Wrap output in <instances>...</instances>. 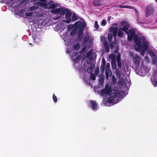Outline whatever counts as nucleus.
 Wrapping results in <instances>:
<instances>
[{
	"label": "nucleus",
	"mask_w": 157,
	"mask_h": 157,
	"mask_svg": "<svg viewBox=\"0 0 157 157\" xmlns=\"http://www.w3.org/2000/svg\"><path fill=\"white\" fill-rule=\"evenodd\" d=\"M86 57L90 61H91L93 59L96 57V54L95 52H93V50L91 49L87 53L86 55Z\"/></svg>",
	"instance_id": "0eeeda50"
},
{
	"label": "nucleus",
	"mask_w": 157,
	"mask_h": 157,
	"mask_svg": "<svg viewBox=\"0 0 157 157\" xmlns=\"http://www.w3.org/2000/svg\"><path fill=\"white\" fill-rule=\"evenodd\" d=\"M116 60L117 62L118 61H121L120 56V55H118V56H117L116 58Z\"/></svg>",
	"instance_id": "a18cd8bd"
},
{
	"label": "nucleus",
	"mask_w": 157,
	"mask_h": 157,
	"mask_svg": "<svg viewBox=\"0 0 157 157\" xmlns=\"http://www.w3.org/2000/svg\"><path fill=\"white\" fill-rule=\"evenodd\" d=\"M87 46H85L83 48H82L80 51L79 53L80 54L82 53L86 50V48Z\"/></svg>",
	"instance_id": "2f4dec72"
},
{
	"label": "nucleus",
	"mask_w": 157,
	"mask_h": 157,
	"mask_svg": "<svg viewBox=\"0 0 157 157\" xmlns=\"http://www.w3.org/2000/svg\"><path fill=\"white\" fill-rule=\"evenodd\" d=\"M130 55L132 58L133 63L136 66L138 67L140 65L141 57L137 55H134L133 52H130Z\"/></svg>",
	"instance_id": "20e7f679"
},
{
	"label": "nucleus",
	"mask_w": 157,
	"mask_h": 157,
	"mask_svg": "<svg viewBox=\"0 0 157 157\" xmlns=\"http://www.w3.org/2000/svg\"><path fill=\"white\" fill-rule=\"evenodd\" d=\"M123 32L121 30H119L118 31L117 36L120 37H122L123 36Z\"/></svg>",
	"instance_id": "5701e85b"
},
{
	"label": "nucleus",
	"mask_w": 157,
	"mask_h": 157,
	"mask_svg": "<svg viewBox=\"0 0 157 157\" xmlns=\"http://www.w3.org/2000/svg\"><path fill=\"white\" fill-rule=\"evenodd\" d=\"M82 22H81L80 21H77L75 22V29H78L80 27V25H81V23L82 24Z\"/></svg>",
	"instance_id": "6ab92c4d"
},
{
	"label": "nucleus",
	"mask_w": 157,
	"mask_h": 157,
	"mask_svg": "<svg viewBox=\"0 0 157 157\" xmlns=\"http://www.w3.org/2000/svg\"><path fill=\"white\" fill-rule=\"evenodd\" d=\"M128 27H126L125 26H124L121 29V30L123 31H124V32H125L126 34H128V32H129L128 30Z\"/></svg>",
	"instance_id": "dca6fc26"
},
{
	"label": "nucleus",
	"mask_w": 157,
	"mask_h": 157,
	"mask_svg": "<svg viewBox=\"0 0 157 157\" xmlns=\"http://www.w3.org/2000/svg\"><path fill=\"white\" fill-rule=\"evenodd\" d=\"M128 34L127 39L128 40L130 41H132L133 39L134 40V42L136 45H137L138 46H140L141 42V40L144 39V36H141L140 37H138L136 34L135 31L133 29H131L128 30Z\"/></svg>",
	"instance_id": "f257e3e1"
},
{
	"label": "nucleus",
	"mask_w": 157,
	"mask_h": 157,
	"mask_svg": "<svg viewBox=\"0 0 157 157\" xmlns=\"http://www.w3.org/2000/svg\"><path fill=\"white\" fill-rule=\"evenodd\" d=\"M101 38V41H102L103 40V36H101L100 37Z\"/></svg>",
	"instance_id": "6e6d98bb"
},
{
	"label": "nucleus",
	"mask_w": 157,
	"mask_h": 157,
	"mask_svg": "<svg viewBox=\"0 0 157 157\" xmlns=\"http://www.w3.org/2000/svg\"><path fill=\"white\" fill-rule=\"evenodd\" d=\"M106 64V62L104 58H103L102 59L101 64L104 65H105Z\"/></svg>",
	"instance_id": "c03bdc74"
},
{
	"label": "nucleus",
	"mask_w": 157,
	"mask_h": 157,
	"mask_svg": "<svg viewBox=\"0 0 157 157\" xmlns=\"http://www.w3.org/2000/svg\"><path fill=\"white\" fill-rule=\"evenodd\" d=\"M123 93V92H121L118 93V95L119 97H121L122 96V93Z\"/></svg>",
	"instance_id": "8fccbe9b"
},
{
	"label": "nucleus",
	"mask_w": 157,
	"mask_h": 157,
	"mask_svg": "<svg viewBox=\"0 0 157 157\" xmlns=\"http://www.w3.org/2000/svg\"><path fill=\"white\" fill-rule=\"evenodd\" d=\"M71 15V13L70 11H68L66 12L65 16V18H70Z\"/></svg>",
	"instance_id": "393cba45"
},
{
	"label": "nucleus",
	"mask_w": 157,
	"mask_h": 157,
	"mask_svg": "<svg viewBox=\"0 0 157 157\" xmlns=\"http://www.w3.org/2000/svg\"><path fill=\"white\" fill-rule=\"evenodd\" d=\"M77 17L76 15L75 14H74L72 17V20L73 21H74L77 20Z\"/></svg>",
	"instance_id": "c756f323"
},
{
	"label": "nucleus",
	"mask_w": 157,
	"mask_h": 157,
	"mask_svg": "<svg viewBox=\"0 0 157 157\" xmlns=\"http://www.w3.org/2000/svg\"><path fill=\"white\" fill-rule=\"evenodd\" d=\"M156 67H157V64H156Z\"/></svg>",
	"instance_id": "0e129e2a"
},
{
	"label": "nucleus",
	"mask_w": 157,
	"mask_h": 157,
	"mask_svg": "<svg viewBox=\"0 0 157 157\" xmlns=\"http://www.w3.org/2000/svg\"><path fill=\"white\" fill-rule=\"evenodd\" d=\"M144 52V51L142 50V51L141 52L140 55H142L143 56H144V52Z\"/></svg>",
	"instance_id": "603ef678"
},
{
	"label": "nucleus",
	"mask_w": 157,
	"mask_h": 157,
	"mask_svg": "<svg viewBox=\"0 0 157 157\" xmlns=\"http://www.w3.org/2000/svg\"><path fill=\"white\" fill-rule=\"evenodd\" d=\"M156 60H155H155H153V63H156Z\"/></svg>",
	"instance_id": "bf43d9fd"
},
{
	"label": "nucleus",
	"mask_w": 157,
	"mask_h": 157,
	"mask_svg": "<svg viewBox=\"0 0 157 157\" xmlns=\"http://www.w3.org/2000/svg\"><path fill=\"white\" fill-rule=\"evenodd\" d=\"M113 42L114 45L117 44V40H116V38H115L114 42Z\"/></svg>",
	"instance_id": "864d4df0"
},
{
	"label": "nucleus",
	"mask_w": 157,
	"mask_h": 157,
	"mask_svg": "<svg viewBox=\"0 0 157 157\" xmlns=\"http://www.w3.org/2000/svg\"><path fill=\"white\" fill-rule=\"evenodd\" d=\"M116 95H114V96L111 95L110 97L108 98V103H112L114 101V98H115Z\"/></svg>",
	"instance_id": "ddd939ff"
},
{
	"label": "nucleus",
	"mask_w": 157,
	"mask_h": 157,
	"mask_svg": "<svg viewBox=\"0 0 157 157\" xmlns=\"http://www.w3.org/2000/svg\"><path fill=\"white\" fill-rule=\"evenodd\" d=\"M149 55L151 56H154L155 55V53L153 50H151L149 52Z\"/></svg>",
	"instance_id": "473e14b6"
},
{
	"label": "nucleus",
	"mask_w": 157,
	"mask_h": 157,
	"mask_svg": "<svg viewBox=\"0 0 157 157\" xmlns=\"http://www.w3.org/2000/svg\"><path fill=\"white\" fill-rule=\"evenodd\" d=\"M95 65L93 64H91V65L89 67H88L87 69V71L88 72H92L94 68Z\"/></svg>",
	"instance_id": "2eb2a0df"
},
{
	"label": "nucleus",
	"mask_w": 157,
	"mask_h": 157,
	"mask_svg": "<svg viewBox=\"0 0 157 157\" xmlns=\"http://www.w3.org/2000/svg\"><path fill=\"white\" fill-rule=\"evenodd\" d=\"M81 45L79 43H77L76 44H74L73 47V48L74 50L78 51L80 48Z\"/></svg>",
	"instance_id": "4468645a"
},
{
	"label": "nucleus",
	"mask_w": 157,
	"mask_h": 157,
	"mask_svg": "<svg viewBox=\"0 0 157 157\" xmlns=\"http://www.w3.org/2000/svg\"><path fill=\"white\" fill-rule=\"evenodd\" d=\"M38 7L36 6H31L29 8V10L30 11H33L35 10L36 9H37Z\"/></svg>",
	"instance_id": "cd10ccee"
},
{
	"label": "nucleus",
	"mask_w": 157,
	"mask_h": 157,
	"mask_svg": "<svg viewBox=\"0 0 157 157\" xmlns=\"http://www.w3.org/2000/svg\"><path fill=\"white\" fill-rule=\"evenodd\" d=\"M152 84L154 87L157 86V79L155 78L152 82Z\"/></svg>",
	"instance_id": "a878e982"
},
{
	"label": "nucleus",
	"mask_w": 157,
	"mask_h": 157,
	"mask_svg": "<svg viewBox=\"0 0 157 157\" xmlns=\"http://www.w3.org/2000/svg\"><path fill=\"white\" fill-rule=\"evenodd\" d=\"M144 58L146 59H148V57L147 56H145Z\"/></svg>",
	"instance_id": "052dcab7"
},
{
	"label": "nucleus",
	"mask_w": 157,
	"mask_h": 157,
	"mask_svg": "<svg viewBox=\"0 0 157 157\" xmlns=\"http://www.w3.org/2000/svg\"><path fill=\"white\" fill-rule=\"evenodd\" d=\"M88 39L85 38V39L83 42L82 44L83 45H85L86 44L87 42H88Z\"/></svg>",
	"instance_id": "79ce46f5"
},
{
	"label": "nucleus",
	"mask_w": 157,
	"mask_h": 157,
	"mask_svg": "<svg viewBox=\"0 0 157 157\" xmlns=\"http://www.w3.org/2000/svg\"><path fill=\"white\" fill-rule=\"evenodd\" d=\"M114 43L113 42H112L110 45V47L111 49L113 48V47L114 46Z\"/></svg>",
	"instance_id": "3c124183"
},
{
	"label": "nucleus",
	"mask_w": 157,
	"mask_h": 157,
	"mask_svg": "<svg viewBox=\"0 0 157 157\" xmlns=\"http://www.w3.org/2000/svg\"><path fill=\"white\" fill-rule=\"evenodd\" d=\"M105 72L106 78L107 79H108L109 75L111 77L112 75V72L110 70H105Z\"/></svg>",
	"instance_id": "f8f14e48"
},
{
	"label": "nucleus",
	"mask_w": 157,
	"mask_h": 157,
	"mask_svg": "<svg viewBox=\"0 0 157 157\" xmlns=\"http://www.w3.org/2000/svg\"><path fill=\"white\" fill-rule=\"evenodd\" d=\"M53 99L55 102H56L57 101V97L54 94L53 95Z\"/></svg>",
	"instance_id": "72a5a7b5"
},
{
	"label": "nucleus",
	"mask_w": 157,
	"mask_h": 157,
	"mask_svg": "<svg viewBox=\"0 0 157 157\" xmlns=\"http://www.w3.org/2000/svg\"><path fill=\"white\" fill-rule=\"evenodd\" d=\"M110 66V63H107L106 66L105 70H110L109 69Z\"/></svg>",
	"instance_id": "ea45409f"
},
{
	"label": "nucleus",
	"mask_w": 157,
	"mask_h": 157,
	"mask_svg": "<svg viewBox=\"0 0 157 157\" xmlns=\"http://www.w3.org/2000/svg\"><path fill=\"white\" fill-rule=\"evenodd\" d=\"M77 32V29H72L70 33V35L73 36L75 35Z\"/></svg>",
	"instance_id": "aec40b11"
},
{
	"label": "nucleus",
	"mask_w": 157,
	"mask_h": 157,
	"mask_svg": "<svg viewBox=\"0 0 157 157\" xmlns=\"http://www.w3.org/2000/svg\"><path fill=\"white\" fill-rule=\"evenodd\" d=\"M146 16L148 17L150 15L152 14L154 11V10L152 6L149 5L147 6L146 8Z\"/></svg>",
	"instance_id": "1a4fd4ad"
},
{
	"label": "nucleus",
	"mask_w": 157,
	"mask_h": 157,
	"mask_svg": "<svg viewBox=\"0 0 157 157\" xmlns=\"http://www.w3.org/2000/svg\"><path fill=\"white\" fill-rule=\"evenodd\" d=\"M112 92V89L111 86H109V85L107 84L105 87V88L102 89L100 93V94L102 96H104L105 94L108 95H110Z\"/></svg>",
	"instance_id": "39448f33"
},
{
	"label": "nucleus",
	"mask_w": 157,
	"mask_h": 157,
	"mask_svg": "<svg viewBox=\"0 0 157 157\" xmlns=\"http://www.w3.org/2000/svg\"><path fill=\"white\" fill-rule=\"evenodd\" d=\"M121 25L122 26H125L126 27H129V24L126 21H122L121 22Z\"/></svg>",
	"instance_id": "412c9836"
},
{
	"label": "nucleus",
	"mask_w": 157,
	"mask_h": 157,
	"mask_svg": "<svg viewBox=\"0 0 157 157\" xmlns=\"http://www.w3.org/2000/svg\"><path fill=\"white\" fill-rule=\"evenodd\" d=\"M59 18V17H57L56 18H54V19H55V20H58Z\"/></svg>",
	"instance_id": "4d7b16f0"
},
{
	"label": "nucleus",
	"mask_w": 157,
	"mask_h": 157,
	"mask_svg": "<svg viewBox=\"0 0 157 157\" xmlns=\"http://www.w3.org/2000/svg\"><path fill=\"white\" fill-rule=\"evenodd\" d=\"M118 28L117 27H114L112 26L109 29V31L110 32L112 33L113 36H114L115 38H116L117 32L118 31Z\"/></svg>",
	"instance_id": "9d476101"
},
{
	"label": "nucleus",
	"mask_w": 157,
	"mask_h": 157,
	"mask_svg": "<svg viewBox=\"0 0 157 157\" xmlns=\"http://www.w3.org/2000/svg\"><path fill=\"white\" fill-rule=\"evenodd\" d=\"M104 79V75H102L101 76V78L100 80V83H102Z\"/></svg>",
	"instance_id": "7c9ffc66"
},
{
	"label": "nucleus",
	"mask_w": 157,
	"mask_h": 157,
	"mask_svg": "<svg viewBox=\"0 0 157 157\" xmlns=\"http://www.w3.org/2000/svg\"><path fill=\"white\" fill-rule=\"evenodd\" d=\"M106 24V21L105 20H103L101 22V24L103 25H105Z\"/></svg>",
	"instance_id": "09e8293b"
},
{
	"label": "nucleus",
	"mask_w": 157,
	"mask_h": 157,
	"mask_svg": "<svg viewBox=\"0 0 157 157\" xmlns=\"http://www.w3.org/2000/svg\"><path fill=\"white\" fill-rule=\"evenodd\" d=\"M78 60L79 57H77L74 60V62L75 63H77L78 61Z\"/></svg>",
	"instance_id": "de8ad7c7"
},
{
	"label": "nucleus",
	"mask_w": 157,
	"mask_h": 157,
	"mask_svg": "<svg viewBox=\"0 0 157 157\" xmlns=\"http://www.w3.org/2000/svg\"><path fill=\"white\" fill-rule=\"evenodd\" d=\"M33 12H26L25 15L28 17L31 16L33 14Z\"/></svg>",
	"instance_id": "58836bf2"
},
{
	"label": "nucleus",
	"mask_w": 157,
	"mask_h": 157,
	"mask_svg": "<svg viewBox=\"0 0 157 157\" xmlns=\"http://www.w3.org/2000/svg\"><path fill=\"white\" fill-rule=\"evenodd\" d=\"M105 68V65H101L100 67V70L101 72H103Z\"/></svg>",
	"instance_id": "e433bc0d"
},
{
	"label": "nucleus",
	"mask_w": 157,
	"mask_h": 157,
	"mask_svg": "<svg viewBox=\"0 0 157 157\" xmlns=\"http://www.w3.org/2000/svg\"><path fill=\"white\" fill-rule=\"evenodd\" d=\"M66 19H67L64 21L65 22L67 23H69L71 22V19L70 18H68Z\"/></svg>",
	"instance_id": "c9c22d12"
},
{
	"label": "nucleus",
	"mask_w": 157,
	"mask_h": 157,
	"mask_svg": "<svg viewBox=\"0 0 157 157\" xmlns=\"http://www.w3.org/2000/svg\"><path fill=\"white\" fill-rule=\"evenodd\" d=\"M111 65L112 68L114 69H116L117 67V65L115 60H112L111 62Z\"/></svg>",
	"instance_id": "f3484780"
},
{
	"label": "nucleus",
	"mask_w": 157,
	"mask_h": 157,
	"mask_svg": "<svg viewBox=\"0 0 157 157\" xmlns=\"http://www.w3.org/2000/svg\"><path fill=\"white\" fill-rule=\"evenodd\" d=\"M116 72L117 75H120V71L119 69L117 68V69H116Z\"/></svg>",
	"instance_id": "49530a36"
},
{
	"label": "nucleus",
	"mask_w": 157,
	"mask_h": 157,
	"mask_svg": "<svg viewBox=\"0 0 157 157\" xmlns=\"http://www.w3.org/2000/svg\"><path fill=\"white\" fill-rule=\"evenodd\" d=\"M113 34L112 33H109L108 36V41L110 42H111L112 40V36Z\"/></svg>",
	"instance_id": "4be33fe9"
},
{
	"label": "nucleus",
	"mask_w": 157,
	"mask_h": 157,
	"mask_svg": "<svg viewBox=\"0 0 157 157\" xmlns=\"http://www.w3.org/2000/svg\"><path fill=\"white\" fill-rule=\"evenodd\" d=\"M113 25V26H117V24L116 23L114 24Z\"/></svg>",
	"instance_id": "13d9d810"
},
{
	"label": "nucleus",
	"mask_w": 157,
	"mask_h": 157,
	"mask_svg": "<svg viewBox=\"0 0 157 157\" xmlns=\"http://www.w3.org/2000/svg\"><path fill=\"white\" fill-rule=\"evenodd\" d=\"M86 26V23L85 22H82L81 26L78 29V32L77 34L78 40L80 41L82 39L81 36L83 33L84 28Z\"/></svg>",
	"instance_id": "423d86ee"
},
{
	"label": "nucleus",
	"mask_w": 157,
	"mask_h": 157,
	"mask_svg": "<svg viewBox=\"0 0 157 157\" xmlns=\"http://www.w3.org/2000/svg\"><path fill=\"white\" fill-rule=\"evenodd\" d=\"M95 27L98 29L99 28V25L98 24V22L97 21H96L95 22Z\"/></svg>",
	"instance_id": "37998d69"
},
{
	"label": "nucleus",
	"mask_w": 157,
	"mask_h": 157,
	"mask_svg": "<svg viewBox=\"0 0 157 157\" xmlns=\"http://www.w3.org/2000/svg\"><path fill=\"white\" fill-rule=\"evenodd\" d=\"M117 62V65L118 67L119 68H121V66H122V64H121V61H118Z\"/></svg>",
	"instance_id": "a19ab883"
},
{
	"label": "nucleus",
	"mask_w": 157,
	"mask_h": 157,
	"mask_svg": "<svg viewBox=\"0 0 157 157\" xmlns=\"http://www.w3.org/2000/svg\"><path fill=\"white\" fill-rule=\"evenodd\" d=\"M51 12L52 13L56 14H59L60 15H64L65 13V11L61 8H56L54 10H51Z\"/></svg>",
	"instance_id": "6e6552de"
},
{
	"label": "nucleus",
	"mask_w": 157,
	"mask_h": 157,
	"mask_svg": "<svg viewBox=\"0 0 157 157\" xmlns=\"http://www.w3.org/2000/svg\"><path fill=\"white\" fill-rule=\"evenodd\" d=\"M141 43L140 46H138L137 45H135V48L138 51H140L142 48V50L143 51L145 52L149 48V43L146 40V38L144 37V39L141 40H140Z\"/></svg>",
	"instance_id": "7ed1b4c3"
},
{
	"label": "nucleus",
	"mask_w": 157,
	"mask_h": 157,
	"mask_svg": "<svg viewBox=\"0 0 157 157\" xmlns=\"http://www.w3.org/2000/svg\"><path fill=\"white\" fill-rule=\"evenodd\" d=\"M74 25H69L67 29L68 31L71 30L74 27Z\"/></svg>",
	"instance_id": "f704fd0d"
},
{
	"label": "nucleus",
	"mask_w": 157,
	"mask_h": 157,
	"mask_svg": "<svg viewBox=\"0 0 157 157\" xmlns=\"http://www.w3.org/2000/svg\"><path fill=\"white\" fill-rule=\"evenodd\" d=\"M118 7L120 8H133L132 7L128 6H122V5H119L118 6Z\"/></svg>",
	"instance_id": "b1692460"
},
{
	"label": "nucleus",
	"mask_w": 157,
	"mask_h": 157,
	"mask_svg": "<svg viewBox=\"0 0 157 157\" xmlns=\"http://www.w3.org/2000/svg\"><path fill=\"white\" fill-rule=\"evenodd\" d=\"M40 2L37 3V4L40 6L41 7H44L45 9H52V10H54L56 9V6L55 4L54 3L53 1H50L49 2L47 3V0H38Z\"/></svg>",
	"instance_id": "f03ea898"
},
{
	"label": "nucleus",
	"mask_w": 157,
	"mask_h": 157,
	"mask_svg": "<svg viewBox=\"0 0 157 157\" xmlns=\"http://www.w3.org/2000/svg\"><path fill=\"white\" fill-rule=\"evenodd\" d=\"M132 8H130V9H134V10H135L136 13L137 12L136 10V9H135L134 7H132Z\"/></svg>",
	"instance_id": "5fc2aeb1"
},
{
	"label": "nucleus",
	"mask_w": 157,
	"mask_h": 157,
	"mask_svg": "<svg viewBox=\"0 0 157 157\" xmlns=\"http://www.w3.org/2000/svg\"><path fill=\"white\" fill-rule=\"evenodd\" d=\"M21 11H22V10H20V12H21Z\"/></svg>",
	"instance_id": "e2e57ef3"
},
{
	"label": "nucleus",
	"mask_w": 157,
	"mask_h": 157,
	"mask_svg": "<svg viewBox=\"0 0 157 157\" xmlns=\"http://www.w3.org/2000/svg\"><path fill=\"white\" fill-rule=\"evenodd\" d=\"M155 2H157V0H155Z\"/></svg>",
	"instance_id": "680f3d73"
},
{
	"label": "nucleus",
	"mask_w": 157,
	"mask_h": 157,
	"mask_svg": "<svg viewBox=\"0 0 157 157\" xmlns=\"http://www.w3.org/2000/svg\"><path fill=\"white\" fill-rule=\"evenodd\" d=\"M89 106H91L93 110H94L97 109L98 105L95 101L90 100L89 101Z\"/></svg>",
	"instance_id": "9b49d317"
},
{
	"label": "nucleus",
	"mask_w": 157,
	"mask_h": 157,
	"mask_svg": "<svg viewBox=\"0 0 157 157\" xmlns=\"http://www.w3.org/2000/svg\"><path fill=\"white\" fill-rule=\"evenodd\" d=\"M106 51L107 52H108L109 50V46L106 43H104Z\"/></svg>",
	"instance_id": "bb28decb"
},
{
	"label": "nucleus",
	"mask_w": 157,
	"mask_h": 157,
	"mask_svg": "<svg viewBox=\"0 0 157 157\" xmlns=\"http://www.w3.org/2000/svg\"><path fill=\"white\" fill-rule=\"evenodd\" d=\"M90 77L91 79L93 80H95L96 79V77L94 74L91 73L90 74Z\"/></svg>",
	"instance_id": "c85d7f7f"
},
{
	"label": "nucleus",
	"mask_w": 157,
	"mask_h": 157,
	"mask_svg": "<svg viewBox=\"0 0 157 157\" xmlns=\"http://www.w3.org/2000/svg\"><path fill=\"white\" fill-rule=\"evenodd\" d=\"M100 1L98 0H94L93 2V4L96 6H101V4H99V2Z\"/></svg>",
	"instance_id": "a211bd4d"
},
{
	"label": "nucleus",
	"mask_w": 157,
	"mask_h": 157,
	"mask_svg": "<svg viewBox=\"0 0 157 157\" xmlns=\"http://www.w3.org/2000/svg\"><path fill=\"white\" fill-rule=\"evenodd\" d=\"M109 58H110V59H112L113 60L115 59V56L113 54H111L109 56Z\"/></svg>",
	"instance_id": "4c0bfd02"
}]
</instances>
